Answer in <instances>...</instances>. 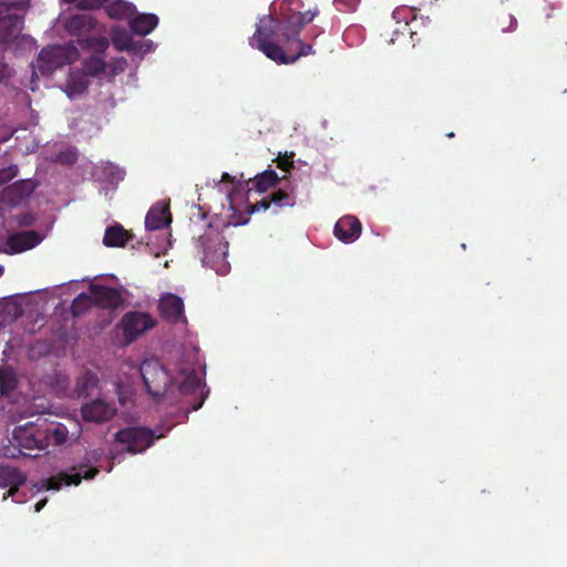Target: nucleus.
Returning <instances> with one entry per match:
<instances>
[{
	"mask_svg": "<svg viewBox=\"0 0 567 567\" xmlns=\"http://www.w3.org/2000/svg\"><path fill=\"white\" fill-rule=\"evenodd\" d=\"M278 19L270 14L261 17L256 24V31L249 38V44L261 51L268 59L278 62H287L286 51L278 44L281 41Z\"/></svg>",
	"mask_w": 567,
	"mask_h": 567,
	"instance_id": "f257e3e1",
	"label": "nucleus"
},
{
	"mask_svg": "<svg viewBox=\"0 0 567 567\" xmlns=\"http://www.w3.org/2000/svg\"><path fill=\"white\" fill-rule=\"evenodd\" d=\"M196 248L202 255L203 265L219 271V264H224L228 255V243L219 230L209 225L205 233L198 236Z\"/></svg>",
	"mask_w": 567,
	"mask_h": 567,
	"instance_id": "f03ea898",
	"label": "nucleus"
},
{
	"mask_svg": "<svg viewBox=\"0 0 567 567\" xmlns=\"http://www.w3.org/2000/svg\"><path fill=\"white\" fill-rule=\"evenodd\" d=\"M82 50L91 51L90 56L83 60V75L97 78L107 73L105 51L110 45L106 37H83L78 40Z\"/></svg>",
	"mask_w": 567,
	"mask_h": 567,
	"instance_id": "7ed1b4c3",
	"label": "nucleus"
},
{
	"mask_svg": "<svg viewBox=\"0 0 567 567\" xmlns=\"http://www.w3.org/2000/svg\"><path fill=\"white\" fill-rule=\"evenodd\" d=\"M141 375L144 385L153 398H161L167 393L173 384V379L168 370L158 359H146L141 364Z\"/></svg>",
	"mask_w": 567,
	"mask_h": 567,
	"instance_id": "20e7f679",
	"label": "nucleus"
},
{
	"mask_svg": "<svg viewBox=\"0 0 567 567\" xmlns=\"http://www.w3.org/2000/svg\"><path fill=\"white\" fill-rule=\"evenodd\" d=\"M41 427L39 426V419L33 422H27L22 425L16 426L12 432V444L18 449L19 454L34 457L38 453L44 450Z\"/></svg>",
	"mask_w": 567,
	"mask_h": 567,
	"instance_id": "39448f33",
	"label": "nucleus"
},
{
	"mask_svg": "<svg viewBox=\"0 0 567 567\" xmlns=\"http://www.w3.org/2000/svg\"><path fill=\"white\" fill-rule=\"evenodd\" d=\"M163 435H156L155 432L144 426H128L121 429L115 434V442L123 445L124 450L131 454H137L146 451L153 445L156 439Z\"/></svg>",
	"mask_w": 567,
	"mask_h": 567,
	"instance_id": "423d86ee",
	"label": "nucleus"
},
{
	"mask_svg": "<svg viewBox=\"0 0 567 567\" xmlns=\"http://www.w3.org/2000/svg\"><path fill=\"white\" fill-rule=\"evenodd\" d=\"M28 0L0 2V33L4 42L18 34L23 25L21 14L28 7Z\"/></svg>",
	"mask_w": 567,
	"mask_h": 567,
	"instance_id": "0eeeda50",
	"label": "nucleus"
},
{
	"mask_svg": "<svg viewBox=\"0 0 567 567\" xmlns=\"http://www.w3.org/2000/svg\"><path fill=\"white\" fill-rule=\"evenodd\" d=\"M156 326V320L146 312H126L117 327L122 329L125 342L128 344Z\"/></svg>",
	"mask_w": 567,
	"mask_h": 567,
	"instance_id": "6e6552de",
	"label": "nucleus"
},
{
	"mask_svg": "<svg viewBox=\"0 0 567 567\" xmlns=\"http://www.w3.org/2000/svg\"><path fill=\"white\" fill-rule=\"evenodd\" d=\"M70 55V50L63 45H49L38 54L34 68L42 75L49 76L58 69L69 64L71 62Z\"/></svg>",
	"mask_w": 567,
	"mask_h": 567,
	"instance_id": "1a4fd4ad",
	"label": "nucleus"
},
{
	"mask_svg": "<svg viewBox=\"0 0 567 567\" xmlns=\"http://www.w3.org/2000/svg\"><path fill=\"white\" fill-rule=\"evenodd\" d=\"M99 473L97 467H89L79 464L71 468V472L62 471L54 476L45 480L44 485L48 489H60L62 485H79L82 480H92Z\"/></svg>",
	"mask_w": 567,
	"mask_h": 567,
	"instance_id": "9d476101",
	"label": "nucleus"
},
{
	"mask_svg": "<svg viewBox=\"0 0 567 567\" xmlns=\"http://www.w3.org/2000/svg\"><path fill=\"white\" fill-rule=\"evenodd\" d=\"M39 426L41 427L42 441L44 450L49 446H60L68 440L69 430L68 427L54 420H49L42 415L38 416Z\"/></svg>",
	"mask_w": 567,
	"mask_h": 567,
	"instance_id": "9b49d317",
	"label": "nucleus"
},
{
	"mask_svg": "<svg viewBox=\"0 0 567 567\" xmlns=\"http://www.w3.org/2000/svg\"><path fill=\"white\" fill-rule=\"evenodd\" d=\"M117 412L114 403L106 402L102 399H95L83 404L81 409L82 417L86 422L104 423L112 420Z\"/></svg>",
	"mask_w": 567,
	"mask_h": 567,
	"instance_id": "f8f14e48",
	"label": "nucleus"
},
{
	"mask_svg": "<svg viewBox=\"0 0 567 567\" xmlns=\"http://www.w3.org/2000/svg\"><path fill=\"white\" fill-rule=\"evenodd\" d=\"M296 204V197L292 189L279 188L272 192L269 196H265L261 200L257 202L251 206L250 213L260 210H267L274 208V213L277 214L279 209L284 207H292Z\"/></svg>",
	"mask_w": 567,
	"mask_h": 567,
	"instance_id": "ddd939ff",
	"label": "nucleus"
},
{
	"mask_svg": "<svg viewBox=\"0 0 567 567\" xmlns=\"http://www.w3.org/2000/svg\"><path fill=\"white\" fill-rule=\"evenodd\" d=\"M35 189L32 179H20L7 187L0 193V200L14 207L24 203Z\"/></svg>",
	"mask_w": 567,
	"mask_h": 567,
	"instance_id": "4468645a",
	"label": "nucleus"
},
{
	"mask_svg": "<svg viewBox=\"0 0 567 567\" xmlns=\"http://www.w3.org/2000/svg\"><path fill=\"white\" fill-rule=\"evenodd\" d=\"M158 311L161 317L169 323L186 321L184 313V301L181 297L174 293L167 292L161 297L158 302Z\"/></svg>",
	"mask_w": 567,
	"mask_h": 567,
	"instance_id": "2eb2a0df",
	"label": "nucleus"
},
{
	"mask_svg": "<svg viewBox=\"0 0 567 567\" xmlns=\"http://www.w3.org/2000/svg\"><path fill=\"white\" fill-rule=\"evenodd\" d=\"M89 291L92 293L94 306L100 308L116 309L123 305V297L116 288L91 285Z\"/></svg>",
	"mask_w": 567,
	"mask_h": 567,
	"instance_id": "dca6fc26",
	"label": "nucleus"
},
{
	"mask_svg": "<svg viewBox=\"0 0 567 567\" xmlns=\"http://www.w3.org/2000/svg\"><path fill=\"white\" fill-rule=\"evenodd\" d=\"M200 388H202V379L198 375V373L195 370H190L188 372L183 370V380H181L178 382V388H177L179 394L181 395H190V394L196 393L198 390H200L199 398L197 399V401L194 403H190L192 411H197L198 409H200L206 396H207L208 392L204 393L203 389H200Z\"/></svg>",
	"mask_w": 567,
	"mask_h": 567,
	"instance_id": "f3484780",
	"label": "nucleus"
},
{
	"mask_svg": "<svg viewBox=\"0 0 567 567\" xmlns=\"http://www.w3.org/2000/svg\"><path fill=\"white\" fill-rule=\"evenodd\" d=\"M362 231L360 220L352 216L346 215L338 219L334 225L333 234L342 243L349 244L355 241Z\"/></svg>",
	"mask_w": 567,
	"mask_h": 567,
	"instance_id": "a211bd4d",
	"label": "nucleus"
},
{
	"mask_svg": "<svg viewBox=\"0 0 567 567\" xmlns=\"http://www.w3.org/2000/svg\"><path fill=\"white\" fill-rule=\"evenodd\" d=\"M172 223L169 204L158 202L154 204L145 217V227L147 230L163 229Z\"/></svg>",
	"mask_w": 567,
	"mask_h": 567,
	"instance_id": "6ab92c4d",
	"label": "nucleus"
},
{
	"mask_svg": "<svg viewBox=\"0 0 567 567\" xmlns=\"http://www.w3.org/2000/svg\"><path fill=\"white\" fill-rule=\"evenodd\" d=\"M42 240L40 234L35 230L14 233L9 236L8 244L17 252H21L35 247Z\"/></svg>",
	"mask_w": 567,
	"mask_h": 567,
	"instance_id": "aec40b11",
	"label": "nucleus"
},
{
	"mask_svg": "<svg viewBox=\"0 0 567 567\" xmlns=\"http://www.w3.org/2000/svg\"><path fill=\"white\" fill-rule=\"evenodd\" d=\"M94 28L95 20L89 13L72 16L65 22V29L72 35H84Z\"/></svg>",
	"mask_w": 567,
	"mask_h": 567,
	"instance_id": "412c9836",
	"label": "nucleus"
},
{
	"mask_svg": "<svg viewBox=\"0 0 567 567\" xmlns=\"http://www.w3.org/2000/svg\"><path fill=\"white\" fill-rule=\"evenodd\" d=\"M158 24V18L152 13H141L130 20V28L133 33L140 35L150 34Z\"/></svg>",
	"mask_w": 567,
	"mask_h": 567,
	"instance_id": "4be33fe9",
	"label": "nucleus"
},
{
	"mask_svg": "<svg viewBox=\"0 0 567 567\" xmlns=\"http://www.w3.org/2000/svg\"><path fill=\"white\" fill-rule=\"evenodd\" d=\"M278 24L280 25L279 33L281 41L291 43L295 40H298L302 28L293 13H290L284 19L278 20Z\"/></svg>",
	"mask_w": 567,
	"mask_h": 567,
	"instance_id": "5701e85b",
	"label": "nucleus"
},
{
	"mask_svg": "<svg viewBox=\"0 0 567 567\" xmlns=\"http://www.w3.org/2000/svg\"><path fill=\"white\" fill-rule=\"evenodd\" d=\"M111 39L114 48L120 51L137 52L140 47L133 41L132 35L122 28H113L111 30Z\"/></svg>",
	"mask_w": 567,
	"mask_h": 567,
	"instance_id": "b1692460",
	"label": "nucleus"
},
{
	"mask_svg": "<svg viewBox=\"0 0 567 567\" xmlns=\"http://www.w3.org/2000/svg\"><path fill=\"white\" fill-rule=\"evenodd\" d=\"M27 475L18 467L0 464V488H7L9 485H24Z\"/></svg>",
	"mask_w": 567,
	"mask_h": 567,
	"instance_id": "393cba45",
	"label": "nucleus"
},
{
	"mask_svg": "<svg viewBox=\"0 0 567 567\" xmlns=\"http://www.w3.org/2000/svg\"><path fill=\"white\" fill-rule=\"evenodd\" d=\"M131 239V235L121 225L107 227L103 237L106 247H123Z\"/></svg>",
	"mask_w": 567,
	"mask_h": 567,
	"instance_id": "a878e982",
	"label": "nucleus"
},
{
	"mask_svg": "<svg viewBox=\"0 0 567 567\" xmlns=\"http://www.w3.org/2000/svg\"><path fill=\"white\" fill-rule=\"evenodd\" d=\"M278 174L274 169H266L256 175L249 181L250 188L256 189L258 193L267 192L269 188L275 187L279 183Z\"/></svg>",
	"mask_w": 567,
	"mask_h": 567,
	"instance_id": "bb28decb",
	"label": "nucleus"
},
{
	"mask_svg": "<svg viewBox=\"0 0 567 567\" xmlns=\"http://www.w3.org/2000/svg\"><path fill=\"white\" fill-rule=\"evenodd\" d=\"M18 386V378L9 365L0 367V395L10 396Z\"/></svg>",
	"mask_w": 567,
	"mask_h": 567,
	"instance_id": "cd10ccee",
	"label": "nucleus"
},
{
	"mask_svg": "<svg viewBox=\"0 0 567 567\" xmlns=\"http://www.w3.org/2000/svg\"><path fill=\"white\" fill-rule=\"evenodd\" d=\"M97 377L91 371H85L78 377L74 392L79 398L89 396L92 393V391L97 386Z\"/></svg>",
	"mask_w": 567,
	"mask_h": 567,
	"instance_id": "c85d7f7f",
	"label": "nucleus"
},
{
	"mask_svg": "<svg viewBox=\"0 0 567 567\" xmlns=\"http://www.w3.org/2000/svg\"><path fill=\"white\" fill-rule=\"evenodd\" d=\"M105 11L110 18L122 20L133 14L134 7L126 1L116 0L107 4Z\"/></svg>",
	"mask_w": 567,
	"mask_h": 567,
	"instance_id": "c756f323",
	"label": "nucleus"
},
{
	"mask_svg": "<svg viewBox=\"0 0 567 567\" xmlns=\"http://www.w3.org/2000/svg\"><path fill=\"white\" fill-rule=\"evenodd\" d=\"M494 25L502 32H509L517 28V20L508 10L499 9L494 14Z\"/></svg>",
	"mask_w": 567,
	"mask_h": 567,
	"instance_id": "7c9ffc66",
	"label": "nucleus"
},
{
	"mask_svg": "<svg viewBox=\"0 0 567 567\" xmlns=\"http://www.w3.org/2000/svg\"><path fill=\"white\" fill-rule=\"evenodd\" d=\"M292 43H296L297 50L292 52L291 47H289L286 51L287 62H278V64H291L295 63L301 56L315 54L312 45L303 43L299 38L298 40H295Z\"/></svg>",
	"mask_w": 567,
	"mask_h": 567,
	"instance_id": "2f4dec72",
	"label": "nucleus"
},
{
	"mask_svg": "<svg viewBox=\"0 0 567 567\" xmlns=\"http://www.w3.org/2000/svg\"><path fill=\"white\" fill-rule=\"evenodd\" d=\"M92 306H94L92 293H80L71 305V312L74 317L84 315Z\"/></svg>",
	"mask_w": 567,
	"mask_h": 567,
	"instance_id": "473e14b6",
	"label": "nucleus"
},
{
	"mask_svg": "<svg viewBox=\"0 0 567 567\" xmlns=\"http://www.w3.org/2000/svg\"><path fill=\"white\" fill-rule=\"evenodd\" d=\"M89 81L85 79V75L75 78L73 76L66 86V93L69 96H75L84 93L87 90Z\"/></svg>",
	"mask_w": 567,
	"mask_h": 567,
	"instance_id": "72a5a7b5",
	"label": "nucleus"
},
{
	"mask_svg": "<svg viewBox=\"0 0 567 567\" xmlns=\"http://www.w3.org/2000/svg\"><path fill=\"white\" fill-rule=\"evenodd\" d=\"M107 73L106 78L113 79L118 73L123 72L127 66V61L124 58H116L106 62Z\"/></svg>",
	"mask_w": 567,
	"mask_h": 567,
	"instance_id": "f704fd0d",
	"label": "nucleus"
},
{
	"mask_svg": "<svg viewBox=\"0 0 567 567\" xmlns=\"http://www.w3.org/2000/svg\"><path fill=\"white\" fill-rule=\"evenodd\" d=\"M292 13L296 17L297 21L300 23L301 28L303 29L305 25H307L308 23L313 21V19L318 16L319 10L315 9V10H308L305 12H292Z\"/></svg>",
	"mask_w": 567,
	"mask_h": 567,
	"instance_id": "c9c22d12",
	"label": "nucleus"
},
{
	"mask_svg": "<svg viewBox=\"0 0 567 567\" xmlns=\"http://www.w3.org/2000/svg\"><path fill=\"white\" fill-rule=\"evenodd\" d=\"M18 174V167L11 165L7 168L0 169V186L13 179Z\"/></svg>",
	"mask_w": 567,
	"mask_h": 567,
	"instance_id": "e433bc0d",
	"label": "nucleus"
},
{
	"mask_svg": "<svg viewBox=\"0 0 567 567\" xmlns=\"http://www.w3.org/2000/svg\"><path fill=\"white\" fill-rule=\"evenodd\" d=\"M16 223L20 227H29L35 223V217L31 213H21L16 216Z\"/></svg>",
	"mask_w": 567,
	"mask_h": 567,
	"instance_id": "4c0bfd02",
	"label": "nucleus"
},
{
	"mask_svg": "<svg viewBox=\"0 0 567 567\" xmlns=\"http://www.w3.org/2000/svg\"><path fill=\"white\" fill-rule=\"evenodd\" d=\"M13 74V70L4 62H0V83L8 81Z\"/></svg>",
	"mask_w": 567,
	"mask_h": 567,
	"instance_id": "58836bf2",
	"label": "nucleus"
},
{
	"mask_svg": "<svg viewBox=\"0 0 567 567\" xmlns=\"http://www.w3.org/2000/svg\"><path fill=\"white\" fill-rule=\"evenodd\" d=\"M277 167L282 169L284 172H289V169L293 167L291 156L279 157L277 159Z\"/></svg>",
	"mask_w": 567,
	"mask_h": 567,
	"instance_id": "ea45409f",
	"label": "nucleus"
},
{
	"mask_svg": "<svg viewBox=\"0 0 567 567\" xmlns=\"http://www.w3.org/2000/svg\"><path fill=\"white\" fill-rule=\"evenodd\" d=\"M20 486L21 485H14V486L13 485H9L7 487L8 492H7V494H4L3 499H7L8 497H14L16 494L18 493Z\"/></svg>",
	"mask_w": 567,
	"mask_h": 567,
	"instance_id": "a19ab883",
	"label": "nucleus"
},
{
	"mask_svg": "<svg viewBox=\"0 0 567 567\" xmlns=\"http://www.w3.org/2000/svg\"><path fill=\"white\" fill-rule=\"evenodd\" d=\"M47 504V499H41L39 501L35 506H34V511L35 512H40Z\"/></svg>",
	"mask_w": 567,
	"mask_h": 567,
	"instance_id": "79ce46f5",
	"label": "nucleus"
},
{
	"mask_svg": "<svg viewBox=\"0 0 567 567\" xmlns=\"http://www.w3.org/2000/svg\"><path fill=\"white\" fill-rule=\"evenodd\" d=\"M221 181H231V176L228 173H224L221 176Z\"/></svg>",
	"mask_w": 567,
	"mask_h": 567,
	"instance_id": "37998d69",
	"label": "nucleus"
},
{
	"mask_svg": "<svg viewBox=\"0 0 567 567\" xmlns=\"http://www.w3.org/2000/svg\"><path fill=\"white\" fill-rule=\"evenodd\" d=\"M61 383H62V385H63V389H65V388H66V385H68V378H65V377H61Z\"/></svg>",
	"mask_w": 567,
	"mask_h": 567,
	"instance_id": "c03bdc74",
	"label": "nucleus"
},
{
	"mask_svg": "<svg viewBox=\"0 0 567 567\" xmlns=\"http://www.w3.org/2000/svg\"><path fill=\"white\" fill-rule=\"evenodd\" d=\"M4 268L0 265V277L3 275Z\"/></svg>",
	"mask_w": 567,
	"mask_h": 567,
	"instance_id": "a18cd8bd",
	"label": "nucleus"
},
{
	"mask_svg": "<svg viewBox=\"0 0 567 567\" xmlns=\"http://www.w3.org/2000/svg\"><path fill=\"white\" fill-rule=\"evenodd\" d=\"M354 9H355V3H353V4H351V6L349 7V10H354Z\"/></svg>",
	"mask_w": 567,
	"mask_h": 567,
	"instance_id": "49530a36",
	"label": "nucleus"
},
{
	"mask_svg": "<svg viewBox=\"0 0 567 567\" xmlns=\"http://www.w3.org/2000/svg\"><path fill=\"white\" fill-rule=\"evenodd\" d=\"M344 0H336L337 4H341Z\"/></svg>",
	"mask_w": 567,
	"mask_h": 567,
	"instance_id": "de8ad7c7",
	"label": "nucleus"
},
{
	"mask_svg": "<svg viewBox=\"0 0 567 567\" xmlns=\"http://www.w3.org/2000/svg\"><path fill=\"white\" fill-rule=\"evenodd\" d=\"M454 136V133H449L447 134V137H453Z\"/></svg>",
	"mask_w": 567,
	"mask_h": 567,
	"instance_id": "09e8293b",
	"label": "nucleus"
}]
</instances>
